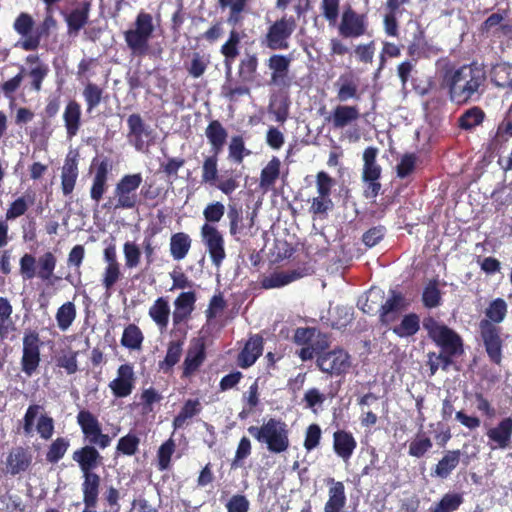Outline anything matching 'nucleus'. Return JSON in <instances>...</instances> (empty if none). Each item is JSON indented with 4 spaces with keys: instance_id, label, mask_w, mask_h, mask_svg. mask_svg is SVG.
<instances>
[{
    "instance_id": "1",
    "label": "nucleus",
    "mask_w": 512,
    "mask_h": 512,
    "mask_svg": "<svg viewBox=\"0 0 512 512\" xmlns=\"http://www.w3.org/2000/svg\"><path fill=\"white\" fill-rule=\"evenodd\" d=\"M485 80V71L476 64H469L447 69L442 85L448 90L449 99L462 105L480 98Z\"/></svg>"
},
{
    "instance_id": "2",
    "label": "nucleus",
    "mask_w": 512,
    "mask_h": 512,
    "mask_svg": "<svg viewBox=\"0 0 512 512\" xmlns=\"http://www.w3.org/2000/svg\"><path fill=\"white\" fill-rule=\"evenodd\" d=\"M247 431L256 441L265 444L270 453H284L290 446L289 428L281 419L269 418L261 426H249Z\"/></svg>"
},
{
    "instance_id": "3",
    "label": "nucleus",
    "mask_w": 512,
    "mask_h": 512,
    "mask_svg": "<svg viewBox=\"0 0 512 512\" xmlns=\"http://www.w3.org/2000/svg\"><path fill=\"white\" fill-rule=\"evenodd\" d=\"M155 28L153 16L141 10L133 25L124 32L125 43L133 55L142 56L148 52Z\"/></svg>"
},
{
    "instance_id": "4",
    "label": "nucleus",
    "mask_w": 512,
    "mask_h": 512,
    "mask_svg": "<svg viewBox=\"0 0 512 512\" xmlns=\"http://www.w3.org/2000/svg\"><path fill=\"white\" fill-rule=\"evenodd\" d=\"M143 178L140 173L126 174L115 185L113 195L104 204L105 208L134 209L139 197L137 190L142 184Z\"/></svg>"
},
{
    "instance_id": "5",
    "label": "nucleus",
    "mask_w": 512,
    "mask_h": 512,
    "mask_svg": "<svg viewBox=\"0 0 512 512\" xmlns=\"http://www.w3.org/2000/svg\"><path fill=\"white\" fill-rule=\"evenodd\" d=\"M77 424L81 428L84 441L87 445L95 448L105 449L111 444V437L102 432L101 423L98 418L89 410H81L77 414Z\"/></svg>"
},
{
    "instance_id": "6",
    "label": "nucleus",
    "mask_w": 512,
    "mask_h": 512,
    "mask_svg": "<svg viewBox=\"0 0 512 512\" xmlns=\"http://www.w3.org/2000/svg\"><path fill=\"white\" fill-rule=\"evenodd\" d=\"M423 327L433 341L446 352H462V339L454 330L431 317L424 319Z\"/></svg>"
},
{
    "instance_id": "7",
    "label": "nucleus",
    "mask_w": 512,
    "mask_h": 512,
    "mask_svg": "<svg viewBox=\"0 0 512 512\" xmlns=\"http://www.w3.org/2000/svg\"><path fill=\"white\" fill-rule=\"evenodd\" d=\"M378 149L375 147H368L363 152V169L362 180L366 184L364 196L366 198L374 199L379 194L381 184L379 182L382 169L377 164L376 158Z\"/></svg>"
},
{
    "instance_id": "8",
    "label": "nucleus",
    "mask_w": 512,
    "mask_h": 512,
    "mask_svg": "<svg viewBox=\"0 0 512 512\" xmlns=\"http://www.w3.org/2000/svg\"><path fill=\"white\" fill-rule=\"evenodd\" d=\"M296 29V21L290 17H282L269 26L263 43L271 50L289 48V39Z\"/></svg>"
},
{
    "instance_id": "9",
    "label": "nucleus",
    "mask_w": 512,
    "mask_h": 512,
    "mask_svg": "<svg viewBox=\"0 0 512 512\" xmlns=\"http://www.w3.org/2000/svg\"><path fill=\"white\" fill-rule=\"evenodd\" d=\"M200 235L213 265L220 267L226 258L223 235L217 227L208 223L202 225Z\"/></svg>"
},
{
    "instance_id": "10",
    "label": "nucleus",
    "mask_w": 512,
    "mask_h": 512,
    "mask_svg": "<svg viewBox=\"0 0 512 512\" xmlns=\"http://www.w3.org/2000/svg\"><path fill=\"white\" fill-rule=\"evenodd\" d=\"M294 341L303 346L300 352H322L329 346L327 335L315 328H298Z\"/></svg>"
},
{
    "instance_id": "11",
    "label": "nucleus",
    "mask_w": 512,
    "mask_h": 512,
    "mask_svg": "<svg viewBox=\"0 0 512 512\" xmlns=\"http://www.w3.org/2000/svg\"><path fill=\"white\" fill-rule=\"evenodd\" d=\"M491 449H507L512 442V416L502 418L486 431Z\"/></svg>"
},
{
    "instance_id": "12",
    "label": "nucleus",
    "mask_w": 512,
    "mask_h": 512,
    "mask_svg": "<svg viewBox=\"0 0 512 512\" xmlns=\"http://www.w3.org/2000/svg\"><path fill=\"white\" fill-rule=\"evenodd\" d=\"M340 35L345 38H357L366 33L367 21L366 17L357 14L352 9L343 12L341 22L338 27Z\"/></svg>"
},
{
    "instance_id": "13",
    "label": "nucleus",
    "mask_w": 512,
    "mask_h": 512,
    "mask_svg": "<svg viewBox=\"0 0 512 512\" xmlns=\"http://www.w3.org/2000/svg\"><path fill=\"white\" fill-rule=\"evenodd\" d=\"M135 386V374L130 364H122L117 370V377L109 383L114 397H128Z\"/></svg>"
},
{
    "instance_id": "14",
    "label": "nucleus",
    "mask_w": 512,
    "mask_h": 512,
    "mask_svg": "<svg viewBox=\"0 0 512 512\" xmlns=\"http://www.w3.org/2000/svg\"><path fill=\"white\" fill-rule=\"evenodd\" d=\"M33 455L28 447H13L6 457V473L16 476L26 472L32 465Z\"/></svg>"
},
{
    "instance_id": "15",
    "label": "nucleus",
    "mask_w": 512,
    "mask_h": 512,
    "mask_svg": "<svg viewBox=\"0 0 512 512\" xmlns=\"http://www.w3.org/2000/svg\"><path fill=\"white\" fill-rule=\"evenodd\" d=\"M319 369L331 375H341L350 368V354H316Z\"/></svg>"
},
{
    "instance_id": "16",
    "label": "nucleus",
    "mask_w": 512,
    "mask_h": 512,
    "mask_svg": "<svg viewBox=\"0 0 512 512\" xmlns=\"http://www.w3.org/2000/svg\"><path fill=\"white\" fill-rule=\"evenodd\" d=\"M129 128L128 140L138 151H143L146 147L145 138L151 136V130L144 123L139 114H131L127 119Z\"/></svg>"
},
{
    "instance_id": "17",
    "label": "nucleus",
    "mask_w": 512,
    "mask_h": 512,
    "mask_svg": "<svg viewBox=\"0 0 512 512\" xmlns=\"http://www.w3.org/2000/svg\"><path fill=\"white\" fill-rule=\"evenodd\" d=\"M72 459L78 463L82 474L94 473L93 470L102 464L103 457L92 445H85L73 452Z\"/></svg>"
},
{
    "instance_id": "18",
    "label": "nucleus",
    "mask_w": 512,
    "mask_h": 512,
    "mask_svg": "<svg viewBox=\"0 0 512 512\" xmlns=\"http://www.w3.org/2000/svg\"><path fill=\"white\" fill-rule=\"evenodd\" d=\"M326 482L329 485V489L324 512H342L347 502L344 483L336 481L334 478H328Z\"/></svg>"
},
{
    "instance_id": "19",
    "label": "nucleus",
    "mask_w": 512,
    "mask_h": 512,
    "mask_svg": "<svg viewBox=\"0 0 512 512\" xmlns=\"http://www.w3.org/2000/svg\"><path fill=\"white\" fill-rule=\"evenodd\" d=\"M196 295L192 291L182 292L174 301L172 319L174 325L187 321L195 308Z\"/></svg>"
},
{
    "instance_id": "20",
    "label": "nucleus",
    "mask_w": 512,
    "mask_h": 512,
    "mask_svg": "<svg viewBox=\"0 0 512 512\" xmlns=\"http://www.w3.org/2000/svg\"><path fill=\"white\" fill-rule=\"evenodd\" d=\"M291 58L281 54H273L267 60V66L271 71L270 81L272 84L285 85L288 78Z\"/></svg>"
},
{
    "instance_id": "21",
    "label": "nucleus",
    "mask_w": 512,
    "mask_h": 512,
    "mask_svg": "<svg viewBox=\"0 0 512 512\" xmlns=\"http://www.w3.org/2000/svg\"><path fill=\"white\" fill-rule=\"evenodd\" d=\"M407 305L408 303L400 293L391 291L390 297L381 307L380 320L387 325L393 323Z\"/></svg>"
},
{
    "instance_id": "22",
    "label": "nucleus",
    "mask_w": 512,
    "mask_h": 512,
    "mask_svg": "<svg viewBox=\"0 0 512 512\" xmlns=\"http://www.w3.org/2000/svg\"><path fill=\"white\" fill-rule=\"evenodd\" d=\"M357 447L353 434L346 430H337L333 433V450L343 461H348Z\"/></svg>"
},
{
    "instance_id": "23",
    "label": "nucleus",
    "mask_w": 512,
    "mask_h": 512,
    "mask_svg": "<svg viewBox=\"0 0 512 512\" xmlns=\"http://www.w3.org/2000/svg\"><path fill=\"white\" fill-rule=\"evenodd\" d=\"M303 274L298 270H279L262 277L260 284L264 289H275L284 287L298 279Z\"/></svg>"
},
{
    "instance_id": "24",
    "label": "nucleus",
    "mask_w": 512,
    "mask_h": 512,
    "mask_svg": "<svg viewBox=\"0 0 512 512\" xmlns=\"http://www.w3.org/2000/svg\"><path fill=\"white\" fill-rule=\"evenodd\" d=\"M359 117L360 112L357 106L338 105L333 109L329 121L335 129H342L357 121Z\"/></svg>"
},
{
    "instance_id": "25",
    "label": "nucleus",
    "mask_w": 512,
    "mask_h": 512,
    "mask_svg": "<svg viewBox=\"0 0 512 512\" xmlns=\"http://www.w3.org/2000/svg\"><path fill=\"white\" fill-rule=\"evenodd\" d=\"M81 106L75 100H71L65 106L63 121L66 134L69 139L77 135L81 126Z\"/></svg>"
},
{
    "instance_id": "26",
    "label": "nucleus",
    "mask_w": 512,
    "mask_h": 512,
    "mask_svg": "<svg viewBox=\"0 0 512 512\" xmlns=\"http://www.w3.org/2000/svg\"><path fill=\"white\" fill-rule=\"evenodd\" d=\"M100 476L94 473L83 474L82 492L86 508H95L98 502Z\"/></svg>"
},
{
    "instance_id": "27",
    "label": "nucleus",
    "mask_w": 512,
    "mask_h": 512,
    "mask_svg": "<svg viewBox=\"0 0 512 512\" xmlns=\"http://www.w3.org/2000/svg\"><path fill=\"white\" fill-rule=\"evenodd\" d=\"M480 335L487 352H500L502 340L499 334V328L493 323L484 319L479 324Z\"/></svg>"
},
{
    "instance_id": "28",
    "label": "nucleus",
    "mask_w": 512,
    "mask_h": 512,
    "mask_svg": "<svg viewBox=\"0 0 512 512\" xmlns=\"http://www.w3.org/2000/svg\"><path fill=\"white\" fill-rule=\"evenodd\" d=\"M77 177L78 163L76 155L71 156L69 154L62 167L61 173V187L64 195H69L72 193L76 184Z\"/></svg>"
},
{
    "instance_id": "29",
    "label": "nucleus",
    "mask_w": 512,
    "mask_h": 512,
    "mask_svg": "<svg viewBox=\"0 0 512 512\" xmlns=\"http://www.w3.org/2000/svg\"><path fill=\"white\" fill-rule=\"evenodd\" d=\"M461 461L460 450H449L444 453L443 457L436 464L432 475L441 479H447L452 471L456 469Z\"/></svg>"
},
{
    "instance_id": "30",
    "label": "nucleus",
    "mask_w": 512,
    "mask_h": 512,
    "mask_svg": "<svg viewBox=\"0 0 512 512\" xmlns=\"http://www.w3.org/2000/svg\"><path fill=\"white\" fill-rule=\"evenodd\" d=\"M148 314L161 331L165 330L168 326L170 316L168 300L164 297L157 298L149 308Z\"/></svg>"
},
{
    "instance_id": "31",
    "label": "nucleus",
    "mask_w": 512,
    "mask_h": 512,
    "mask_svg": "<svg viewBox=\"0 0 512 512\" xmlns=\"http://www.w3.org/2000/svg\"><path fill=\"white\" fill-rule=\"evenodd\" d=\"M242 401L243 408L238 413V418L240 420H245L255 413L257 407L260 405V394L257 381L249 386L248 390L243 394Z\"/></svg>"
},
{
    "instance_id": "32",
    "label": "nucleus",
    "mask_w": 512,
    "mask_h": 512,
    "mask_svg": "<svg viewBox=\"0 0 512 512\" xmlns=\"http://www.w3.org/2000/svg\"><path fill=\"white\" fill-rule=\"evenodd\" d=\"M206 137L214 154L218 155L226 142L227 132L219 121H212L206 128Z\"/></svg>"
},
{
    "instance_id": "33",
    "label": "nucleus",
    "mask_w": 512,
    "mask_h": 512,
    "mask_svg": "<svg viewBox=\"0 0 512 512\" xmlns=\"http://www.w3.org/2000/svg\"><path fill=\"white\" fill-rule=\"evenodd\" d=\"M191 248V238L183 232L175 233L170 239V253L174 260L184 259Z\"/></svg>"
},
{
    "instance_id": "34",
    "label": "nucleus",
    "mask_w": 512,
    "mask_h": 512,
    "mask_svg": "<svg viewBox=\"0 0 512 512\" xmlns=\"http://www.w3.org/2000/svg\"><path fill=\"white\" fill-rule=\"evenodd\" d=\"M202 407L199 399H188L182 406L180 412L174 417L172 425L175 430L183 428L187 419L200 413Z\"/></svg>"
},
{
    "instance_id": "35",
    "label": "nucleus",
    "mask_w": 512,
    "mask_h": 512,
    "mask_svg": "<svg viewBox=\"0 0 512 512\" xmlns=\"http://www.w3.org/2000/svg\"><path fill=\"white\" fill-rule=\"evenodd\" d=\"M335 85L337 87V99L340 102L357 98L358 85L352 76L341 75Z\"/></svg>"
},
{
    "instance_id": "36",
    "label": "nucleus",
    "mask_w": 512,
    "mask_h": 512,
    "mask_svg": "<svg viewBox=\"0 0 512 512\" xmlns=\"http://www.w3.org/2000/svg\"><path fill=\"white\" fill-rule=\"evenodd\" d=\"M89 17V4L76 8L66 17L69 34H77L85 26Z\"/></svg>"
},
{
    "instance_id": "37",
    "label": "nucleus",
    "mask_w": 512,
    "mask_h": 512,
    "mask_svg": "<svg viewBox=\"0 0 512 512\" xmlns=\"http://www.w3.org/2000/svg\"><path fill=\"white\" fill-rule=\"evenodd\" d=\"M464 499L460 493H446L439 502L430 506L428 512H454L459 509Z\"/></svg>"
},
{
    "instance_id": "38",
    "label": "nucleus",
    "mask_w": 512,
    "mask_h": 512,
    "mask_svg": "<svg viewBox=\"0 0 512 512\" xmlns=\"http://www.w3.org/2000/svg\"><path fill=\"white\" fill-rule=\"evenodd\" d=\"M240 43V35L237 31L232 30L228 40L222 45L221 53L225 57V65L227 67V75L231 74V66L234 59L239 54L238 44Z\"/></svg>"
},
{
    "instance_id": "39",
    "label": "nucleus",
    "mask_w": 512,
    "mask_h": 512,
    "mask_svg": "<svg viewBox=\"0 0 512 512\" xmlns=\"http://www.w3.org/2000/svg\"><path fill=\"white\" fill-rule=\"evenodd\" d=\"M281 161L277 157H273L268 164L262 169L260 175V187L267 190L271 188L280 174Z\"/></svg>"
},
{
    "instance_id": "40",
    "label": "nucleus",
    "mask_w": 512,
    "mask_h": 512,
    "mask_svg": "<svg viewBox=\"0 0 512 512\" xmlns=\"http://www.w3.org/2000/svg\"><path fill=\"white\" fill-rule=\"evenodd\" d=\"M70 447V441L66 437H57L48 446L45 460L50 464L58 463L66 454Z\"/></svg>"
},
{
    "instance_id": "41",
    "label": "nucleus",
    "mask_w": 512,
    "mask_h": 512,
    "mask_svg": "<svg viewBox=\"0 0 512 512\" xmlns=\"http://www.w3.org/2000/svg\"><path fill=\"white\" fill-rule=\"evenodd\" d=\"M57 259L52 252H45L37 260L36 276L43 281H48L53 276Z\"/></svg>"
},
{
    "instance_id": "42",
    "label": "nucleus",
    "mask_w": 512,
    "mask_h": 512,
    "mask_svg": "<svg viewBox=\"0 0 512 512\" xmlns=\"http://www.w3.org/2000/svg\"><path fill=\"white\" fill-rule=\"evenodd\" d=\"M433 447L431 438L422 430L418 431L409 444L408 453L412 457L421 458Z\"/></svg>"
},
{
    "instance_id": "43",
    "label": "nucleus",
    "mask_w": 512,
    "mask_h": 512,
    "mask_svg": "<svg viewBox=\"0 0 512 512\" xmlns=\"http://www.w3.org/2000/svg\"><path fill=\"white\" fill-rule=\"evenodd\" d=\"M258 58L255 54H246L239 63L238 74L242 82H252L256 77Z\"/></svg>"
},
{
    "instance_id": "44",
    "label": "nucleus",
    "mask_w": 512,
    "mask_h": 512,
    "mask_svg": "<svg viewBox=\"0 0 512 512\" xmlns=\"http://www.w3.org/2000/svg\"><path fill=\"white\" fill-rule=\"evenodd\" d=\"M12 312L13 308L9 300L0 297V337H5L14 330Z\"/></svg>"
},
{
    "instance_id": "45",
    "label": "nucleus",
    "mask_w": 512,
    "mask_h": 512,
    "mask_svg": "<svg viewBox=\"0 0 512 512\" xmlns=\"http://www.w3.org/2000/svg\"><path fill=\"white\" fill-rule=\"evenodd\" d=\"M76 318V307L73 302H66L56 312L57 326L66 331Z\"/></svg>"
},
{
    "instance_id": "46",
    "label": "nucleus",
    "mask_w": 512,
    "mask_h": 512,
    "mask_svg": "<svg viewBox=\"0 0 512 512\" xmlns=\"http://www.w3.org/2000/svg\"><path fill=\"white\" fill-rule=\"evenodd\" d=\"M26 61L33 64L29 72V76L32 78V86L36 91H40L42 80L48 73V67L40 63L38 57L34 55H29Z\"/></svg>"
},
{
    "instance_id": "47",
    "label": "nucleus",
    "mask_w": 512,
    "mask_h": 512,
    "mask_svg": "<svg viewBox=\"0 0 512 512\" xmlns=\"http://www.w3.org/2000/svg\"><path fill=\"white\" fill-rule=\"evenodd\" d=\"M248 0H218L222 9L230 10L227 22L229 24H237L241 20V13L245 10Z\"/></svg>"
},
{
    "instance_id": "48",
    "label": "nucleus",
    "mask_w": 512,
    "mask_h": 512,
    "mask_svg": "<svg viewBox=\"0 0 512 512\" xmlns=\"http://www.w3.org/2000/svg\"><path fill=\"white\" fill-rule=\"evenodd\" d=\"M142 341L143 334L136 325L131 324L125 328L121 339L125 348L130 350L140 349Z\"/></svg>"
},
{
    "instance_id": "49",
    "label": "nucleus",
    "mask_w": 512,
    "mask_h": 512,
    "mask_svg": "<svg viewBox=\"0 0 512 512\" xmlns=\"http://www.w3.org/2000/svg\"><path fill=\"white\" fill-rule=\"evenodd\" d=\"M140 439L134 433H128L118 440L116 454L132 456L138 451Z\"/></svg>"
},
{
    "instance_id": "50",
    "label": "nucleus",
    "mask_w": 512,
    "mask_h": 512,
    "mask_svg": "<svg viewBox=\"0 0 512 512\" xmlns=\"http://www.w3.org/2000/svg\"><path fill=\"white\" fill-rule=\"evenodd\" d=\"M441 292L438 287L437 280L429 281L422 294V301L425 307L434 308L440 305L441 303Z\"/></svg>"
},
{
    "instance_id": "51",
    "label": "nucleus",
    "mask_w": 512,
    "mask_h": 512,
    "mask_svg": "<svg viewBox=\"0 0 512 512\" xmlns=\"http://www.w3.org/2000/svg\"><path fill=\"white\" fill-rule=\"evenodd\" d=\"M507 313V304L502 298L493 300L487 307L485 314L491 323H500Z\"/></svg>"
},
{
    "instance_id": "52",
    "label": "nucleus",
    "mask_w": 512,
    "mask_h": 512,
    "mask_svg": "<svg viewBox=\"0 0 512 512\" xmlns=\"http://www.w3.org/2000/svg\"><path fill=\"white\" fill-rule=\"evenodd\" d=\"M141 250L139 246L132 241H127L123 245V255L125 260V267L127 269L136 268L141 261Z\"/></svg>"
},
{
    "instance_id": "53",
    "label": "nucleus",
    "mask_w": 512,
    "mask_h": 512,
    "mask_svg": "<svg viewBox=\"0 0 512 512\" xmlns=\"http://www.w3.org/2000/svg\"><path fill=\"white\" fill-rule=\"evenodd\" d=\"M483 119L484 112L479 107H472L459 118V125L468 130L481 124Z\"/></svg>"
},
{
    "instance_id": "54",
    "label": "nucleus",
    "mask_w": 512,
    "mask_h": 512,
    "mask_svg": "<svg viewBox=\"0 0 512 512\" xmlns=\"http://www.w3.org/2000/svg\"><path fill=\"white\" fill-rule=\"evenodd\" d=\"M175 442L173 439H168L158 449L157 460H158V469L160 471H164L169 468L171 457L175 451Z\"/></svg>"
},
{
    "instance_id": "55",
    "label": "nucleus",
    "mask_w": 512,
    "mask_h": 512,
    "mask_svg": "<svg viewBox=\"0 0 512 512\" xmlns=\"http://www.w3.org/2000/svg\"><path fill=\"white\" fill-rule=\"evenodd\" d=\"M419 322V317L416 314L406 315L393 332L401 337L413 335L419 329Z\"/></svg>"
},
{
    "instance_id": "56",
    "label": "nucleus",
    "mask_w": 512,
    "mask_h": 512,
    "mask_svg": "<svg viewBox=\"0 0 512 512\" xmlns=\"http://www.w3.org/2000/svg\"><path fill=\"white\" fill-rule=\"evenodd\" d=\"M252 453V444L248 437L243 436L236 448L234 458L231 462V468H239L243 466V462Z\"/></svg>"
},
{
    "instance_id": "57",
    "label": "nucleus",
    "mask_w": 512,
    "mask_h": 512,
    "mask_svg": "<svg viewBox=\"0 0 512 512\" xmlns=\"http://www.w3.org/2000/svg\"><path fill=\"white\" fill-rule=\"evenodd\" d=\"M322 439V430L317 423L310 424L305 431L303 446L307 452L316 449Z\"/></svg>"
},
{
    "instance_id": "58",
    "label": "nucleus",
    "mask_w": 512,
    "mask_h": 512,
    "mask_svg": "<svg viewBox=\"0 0 512 512\" xmlns=\"http://www.w3.org/2000/svg\"><path fill=\"white\" fill-rule=\"evenodd\" d=\"M217 155L207 157L202 166V182L214 185L218 177Z\"/></svg>"
},
{
    "instance_id": "59",
    "label": "nucleus",
    "mask_w": 512,
    "mask_h": 512,
    "mask_svg": "<svg viewBox=\"0 0 512 512\" xmlns=\"http://www.w3.org/2000/svg\"><path fill=\"white\" fill-rule=\"evenodd\" d=\"M83 96L86 101L87 111H92L101 102L102 89L95 84L89 83L83 90Z\"/></svg>"
},
{
    "instance_id": "60",
    "label": "nucleus",
    "mask_w": 512,
    "mask_h": 512,
    "mask_svg": "<svg viewBox=\"0 0 512 512\" xmlns=\"http://www.w3.org/2000/svg\"><path fill=\"white\" fill-rule=\"evenodd\" d=\"M121 268L120 265H109L105 266L102 272V285L106 289V291H110L113 286L118 282L121 278Z\"/></svg>"
},
{
    "instance_id": "61",
    "label": "nucleus",
    "mask_w": 512,
    "mask_h": 512,
    "mask_svg": "<svg viewBox=\"0 0 512 512\" xmlns=\"http://www.w3.org/2000/svg\"><path fill=\"white\" fill-rule=\"evenodd\" d=\"M224 213L225 206L221 202L209 203L203 210V216L208 224L219 222Z\"/></svg>"
},
{
    "instance_id": "62",
    "label": "nucleus",
    "mask_w": 512,
    "mask_h": 512,
    "mask_svg": "<svg viewBox=\"0 0 512 512\" xmlns=\"http://www.w3.org/2000/svg\"><path fill=\"white\" fill-rule=\"evenodd\" d=\"M250 152L246 150L242 137H232L229 144V157L237 163H241L245 155Z\"/></svg>"
},
{
    "instance_id": "63",
    "label": "nucleus",
    "mask_w": 512,
    "mask_h": 512,
    "mask_svg": "<svg viewBox=\"0 0 512 512\" xmlns=\"http://www.w3.org/2000/svg\"><path fill=\"white\" fill-rule=\"evenodd\" d=\"M30 204L32 202H28L25 197H19L14 200L9 208L6 211L5 218L6 220H14L26 213Z\"/></svg>"
},
{
    "instance_id": "64",
    "label": "nucleus",
    "mask_w": 512,
    "mask_h": 512,
    "mask_svg": "<svg viewBox=\"0 0 512 512\" xmlns=\"http://www.w3.org/2000/svg\"><path fill=\"white\" fill-rule=\"evenodd\" d=\"M227 512H248L250 502L243 494H234L225 504Z\"/></svg>"
}]
</instances>
